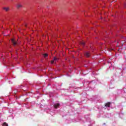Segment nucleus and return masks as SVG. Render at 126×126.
<instances>
[{
  "mask_svg": "<svg viewBox=\"0 0 126 126\" xmlns=\"http://www.w3.org/2000/svg\"><path fill=\"white\" fill-rule=\"evenodd\" d=\"M11 42L12 43V44H13V46H16V45L17 44V42H16V41L15 40H14V39L12 38L11 39Z\"/></svg>",
  "mask_w": 126,
  "mask_h": 126,
  "instance_id": "nucleus-1",
  "label": "nucleus"
},
{
  "mask_svg": "<svg viewBox=\"0 0 126 126\" xmlns=\"http://www.w3.org/2000/svg\"><path fill=\"white\" fill-rule=\"evenodd\" d=\"M54 108H55V109H58L59 108V107H60V103H55L54 105Z\"/></svg>",
  "mask_w": 126,
  "mask_h": 126,
  "instance_id": "nucleus-2",
  "label": "nucleus"
},
{
  "mask_svg": "<svg viewBox=\"0 0 126 126\" xmlns=\"http://www.w3.org/2000/svg\"><path fill=\"white\" fill-rule=\"evenodd\" d=\"M59 59L57 57H54V60L51 61V63H54L55 62H56V61H58Z\"/></svg>",
  "mask_w": 126,
  "mask_h": 126,
  "instance_id": "nucleus-3",
  "label": "nucleus"
},
{
  "mask_svg": "<svg viewBox=\"0 0 126 126\" xmlns=\"http://www.w3.org/2000/svg\"><path fill=\"white\" fill-rule=\"evenodd\" d=\"M84 56L87 58H89V57H90V53H89V52H86Z\"/></svg>",
  "mask_w": 126,
  "mask_h": 126,
  "instance_id": "nucleus-4",
  "label": "nucleus"
},
{
  "mask_svg": "<svg viewBox=\"0 0 126 126\" xmlns=\"http://www.w3.org/2000/svg\"><path fill=\"white\" fill-rule=\"evenodd\" d=\"M111 103L110 102H107L105 104V107H110V106H111Z\"/></svg>",
  "mask_w": 126,
  "mask_h": 126,
  "instance_id": "nucleus-5",
  "label": "nucleus"
},
{
  "mask_svg": "<svg viewBox=\"0 0 126 126\" xmlns=\"http://www.w3.org/2000/svg\"><path fill=\"white\" fill-rule=\"evenodd\" d=\"M17 7L18 8H20V7H22V5H21L20 4H18L17 5Z\"/></svg>",
  "mask_w": 126,
  "mask_h": 126,
  "instance_id": "nucleus-6",
  "label": "nucleus"
},
{
  "mask_svg": "<svg viewBox=\"0 0 126 126\" xmlns=\"http://www.w3.org/2000/svg\"><path fill=\"white\" fill-rule=\"evenodd\" d=\"M80 44V45H82V46H84V45H85V42H84V41H81Z\"/></svg>",
  "mask_w": 126,
  "mask_h": 126,
  "instance_id": "nucleus-7",
  "label": "nucleus"
},
{
  "mask_svg": "<svg viewBox=\"0 0 126 126\" xmlns=\"http://www.w3.org/2000/svg\"><path fill=\"white\" fill-rule=\"evenodd\" d=\"M43 55L44 58H48L49 57V55L47 54H44Z\"/></svg>",
  "mask_w": 126,
  "mask_h": 126,
  "instance_id": "nucleus-8",
  "label": "nucleus"
},
{
  "mask_svg": "<svg viewBox=\"0 0 126 126\" xmlns=\"http://www.w3.org/2000/svg\"><path fill=\"white\" fill-rule=\"evenodd\" d=\"M5 11H8L9 10V8L8 7H5L3 8Z\"/></svg>",
  "mask_w": 126,
  "mask_h": 126,
  "instance_id": "nucleus-9",
  "label": "nucleus"
},
{
  "mask_svg": "<svg viewBox=\"0 0 126 126\" xmlns=\"http://www.w3.org/2000/svg\"><path fill=\"white\" fill-rule=\"evenodd\" d=\"M3 126H8V124H7V123L4 122L3 123Z\"/></svg>",
  "mask_w": 126,
  "mask_h": 126,
  "instance_id": "nucleus-10",
  "label": "nucleus"
},
{
  "mask_svg": "<svg viewBox=\"0 0 126 126\" xmlns=\"http://www.w3.org/2000/svg\"><path fill=\"white\" fill-rule=\"evenodd\" d=\"M111 51H114V49H110Z\"/></svg>",
  "mask_w": 126,
  "mask_h": 126,
  "instance_id": "nucleus-11",
  "label": "nucleus"
}]
</instances>
